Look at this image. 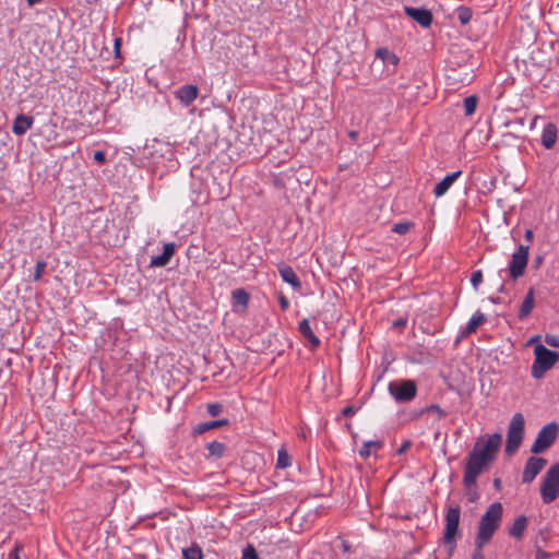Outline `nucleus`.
<instances>
[{
  "label": "nucleus",
  "instance_id": "obj_1",
  "mask_svg": "<svg viewBox=\"0 0 559 559\" xmlns=\"http://www.w3.org/2000/svg\"><path fill=\"white\" fill-rule=\"evenodd\" d=\"M502 441L501 433H492L477 439L468 453L464 467L463 484L469 489L476 486L481 472L495 461Z\"/></svg>",
  "mask_w": 559,
  "mask_h": 559
},
{
  "label": "nucleus",
  "instance_id": "obj_2",
  "mask_svg": "<svg viewBox=\"0 0 559 559\" xmlns=\"http://www.w3.org/2000/svg\"><path fill=\"white\" fill-rule=\"evenodd\" d=\"M503 508L500 502L491 503L486 512L481 515L477 535L475 538V546L483 548L488 544L498 527L500 526L502 519Z\"/></svg>",
  "mask_w": 559,
  "mask_h": 559
},
{
  "label": "nucleus",
  "instance_id": "obj_3",
  "mask_svg": "<svg viewBox=\"0 0 559 559\" xmlns=\"http://www.w3.org/2000/svg\"><path fill=\"white\" fill-rule=\"evenodd\" d=\"M535 359L532 365V377L540 379L559 361V353L548 349L546 346L538 344L534 348Z\"/></svg>",
  "mask_w": 559,
  "mask_h": 559
},
{
  "label": "nucleus",
  "instance_id": "obj_4",
  "mask_svg": "<svg viewBox=\"0 0 559 559\" xmlns=\"http://www.w3.org/2000/svg\"><path fill=\"white\" fill-rule=\"evenodd\" d=\"M524 416L521 413L512 416L507 432L504 449L507 455H513L519 450L524 437Z\"/></svg>",
  "mask_w": 559,
  "mask_h": 559
},
{
  "label": "nucleus",
  "instance_id": "obj_5",
  "mask_svg": "<svg viewBox=\"0 0 559 559\" xmlns=\"http://www.w3.org/2000/svg\"><path fill=\"white\" fill-rule=\"evenodd\" d=\"M543 502L548 504L559 496V462L552 464L546 472L540 485Z\"/></svg>",
  "mask_w": 559,
  "mask_h": 559
},
{
  "label": "nucleus",
  "instance_id": "obj_6",
  "mask_svg": "<svg viewBox=\"0 0 559 559\" xmlns=\"http://www.w3.org/2000/svg\"><path fill=\"white\" fill-rule=\"evenodd\" d=\"M460 514L461 508L457 504L450 506L445 513V527L443 532V543L445 545H450L451 550L453 551L455 547V539L460 535L459 524H460Z\"/></svg>",
  "mask_w": 559,
  "mask_h": 559
},
{
  "label": "nucleus",
  "instance_id": "obj_7",
  "mask_svg": "<svg viewBox=\"0 0 559 559\" xmlns=\"http://www.w3.org/2000/svg\"><path fill=\"white\" fill-rule=\"evenodd\" d=\"M388 390L399 403L411 402L417 394V385L414 380L392 381L389 383Z\"/></svg>",
  "mask_w": 559,
  "mask_h": 559
},
{
  "label": "nucleus",
  "instance_id": "obj_8",
  "mask_svg": "<svg viewBox=\"0 0 559 559\" xmlns=\"http://www.w3.org/2000/svg\"><path fill=\"white\" fill-rule=\"evenodd\" d=\"M559 432V426L556 423L545 425L538 432L534 443L531 447V452L538 454L547 450L556 441Z\"/></svg>",
  "mask_w": 559,
  "mask_h": 559
},
{
  "label": "nucleus",
  "instance_id": "obj_9",
  "mask_svg": "<svg viewBox=\"0 0 559 559\" xmlns=\"http://www.w3.org/2000/svg\"><path fill=\"white\" fill-rule=\"evenodd\" d=\"M528 245H520L518 250L512 254L509 265V275L512 280L516 281L524 275L528 261Z\"/></svg>",
  "mask_w": 559,
  "mask_h": 559
},
{
  "label": "nucleus",
  "instance_id": "obj_10",
  "mask_svg": "<svg viewBox=\"0 0 559 559\" xmlns=\"http://www.w3.org/2000/svg\"><path fill=\"white\" fill-rule=\"evenodd\" d=\"M473 66H465L462 70L450 67L448 69L447 79L451 85H468L474 80Z\"/></svg>",
  "mask_w": 559,
  "mask_h": 559
},
{
  "label": "nucleus",
  "instance_id": "obj_11",
  "mask_svg": "<svg viewBox=\"0 0 559 559\" xmlns=\"http://www.w3.org/2000/svg\"><path fill=\"white\" fill-rule=\"evenodd\" d=\"M547 464V460L537 456H531L527 459L524 471L522 474V483L530 484L532 483L536 476L543 471L545 465Z\"/></svg>",
  "mask_w": 559,
  "mask_h": 559
},
{
  "label": "nucleus",
  "instance_id": "obj_12",
  "mask_svg": "<svg viewBox=\"0 0 559 559\" xmlns=\"http://www.w3.org/2000/svg\"><path fill=\"white\" fill-rule=\"evenodd\" d=\"M404 11L407 16L416 21L423 27H429L432 23V13L427 9L405 7Z\"/></svg>",
  "mask_w": 559,
  "mask_h": 559
},
{
  "label": "nucleus",
  "instance_id": "obj_13",
  "mask_svg": "<svg viewBox=\"0 0 559 559\" xmlns=\"http://www.w3.org/2000/svg\"><path fill=\"white\" fill-rule=\"evenodd\" d=\"M199 95V88L194 84H186L175 91V97L183 105H191Z\"/></svg>",
  "mask_w": 559,
  "mask_h": 559
},
{
  "label": "nucleus",
  "instance_id": "obj_14",
  "mask_svg": "<svg viewBox=\"0 0 559 559\" xmlns=\"http://www.w3.org/2000/svg\"><path fill=\"white\" fill-rule=\"evenodd\" d=\"M176 252V245L174 242L165 243L163 247V252L159 255L152 257L150 266L152 267H163L166 266Z\"/></svg>",
  "mask_w": 559,
  "mask_h": 559
},
{
  "label": "nucleus",
  "instance_id": "obj_15",
  "mask_svg": "<svg viewBox=\"0 0 559 559\" xmlns=\"http://www.w3.org/2000/svg\"><path fill=\"white\" fill-rule=\"evenodd\" d=\"M558 138V128L555 123L548 122L542 133V145L550 150L555 146Z\"/></svg>",
  "mask_w": 559,
  "mask_h": 559
},
{
  "label": "nucleus",
  "instance_id": "obj_16",
  "mask_svg": "<svg viewBox=\"0 0 559 559\" xmlns=\"http://www.w3.org/2000/svg\"><path fill=\"white\" fill-rule=\"evenodd\" d=\"M534 306H535V292H534V288L531 287L527 290V293L521 304V307H520L519 313H518V318L520 320L526 319L532 313Z\"/></svg>",
  "mask_w": 559,
  "mask_h": 559
},
{
  "label": "nucleus",
  "instance_id": "obj_17",
  "mask_svg": "<svg viewBox=\"0 0 559 559\" xmlns=\"http://www.w3.org/2000/svg\"><path fill=\"white\" fill-rule=\"evenodd\" d=\"M34 118L32 116L19 115L13 121L12 131L16 135H23L32 128Z\"/></svg>",
  "mask_w": 559,
  "mask_h": 559
},
{
  "label": "nucleus",
  "instance_id": "obj_18",
  "mask_svg": "<svg viewBox=\"0 0 559 559\" xmlns=\"http://www.w3.org/2000/svg\"><path fill=\"white\" fill-rule=\"evenodd\" d=\"M486 322V317L485 314L480 311V310H477L472 317L471 319L468 320L467 324L465 325V328L463 329V331L461 332V336L462 337H466L473 333L476 332V330L483 324Z\"/></svg>",
  "mask_w": 559,
  "mask_h": 559
},
{
  "label": "nucleus",
  "instance_id": "obj_19",
  "mask_svg": "<svg viewBox=\"0 0 559 559\" xmlns=\"http://www.w3.org/2000/svg\"><path fill=\"white\" fill-rule=\"evenodd\" d=\"M278 272L284 282L292 285L295 290H300L301 283L290 266L282 264L278 266Z\"/></svg>",
  "mask_w": 559,
  "mask_h": 559
},
{
  "label": "nucleus",
  "instance_id": "obj_20",
  "mask_svg": "<svg viewBox=\"0 0 559 559\" xmlns=\"http://www.w3.org/2000/svg\"><path fill=\"white\" fill-rule=\"evenodd\" d=\"M462 175L461 170L454 171L445 176L440 182H438L433 189V193L437 198L442 197L447 193L453 182Z\"/></svg>",
  "mask_w": 559,
  "mask_h": 559
},
{
  "label": "nucleus",
  "instance_id": "obj_21",
  "mask_svg": "<svg viewBox=\"0 0 559 559\" xmlns=\"http://www.w3.org/2000/svg\"><path fill=\"white\" fill-rule=\"evenodd\" d=\"M527 522L525 515L518 516L509 528V535L516 540H522L527 528Z\"/></svg>",
  "mask_w": 559,
  "mask_h": 559
},
{
  "label": "nucleus",
  "instance_id": "obj_22",
  "mask_svg": "<svg viewBox=\"0 0 559 559\" xmlns=\"http://www.w3.org/2000/svg\"><path fill=\"white\" fill-rule=\"evenodd\" d=\"M228 425H229V420L227 418L200 423L193 428V436H199L209 430L217 429V428L228 426Z\"/></svg>",
  "mask_w": 559,
  "mask_h": 559
},
{
  "label": "nucleus",
  "instance_id": "obj_23",
  "mask_svg": "<svg viewBox=\"0 0 559 559\" xmlns=\"http://www.w3.org/2000/svg\"><path fill=\"white\" fill-rule=\"evenodd\" d=\"M202 548L192 543L189 547L182 549V559H203Z\"/></svg>",
  "mask_w": 559,
  "mask_h": 559
},
{
  "label": "nucleus",
  "instance_id": "obj_24",
  "mask_svg": "<svg viewBox=\"0 0 559 559\" xmlns=\"http://www.w3.org/2000/svg\"><path fill=\"white\" fill-rule=\"evenodd\" d=\"M298 331L308 340L311 348L314 347V333L310 328L308 319H304L302 321L299 322Z\"/></svg>",
  "mask_w": 559,
  "mask_h": 559
},
{
  "label": "nucleus",
  "instance_id": "obj_25",
  "mask_svg": "<svg viewBox=\"0 0 559 559\" xmlns=\"http://www.w3.org/2000/svg\"><path fill=\"white\" fill-rule=\"evenodd\" d=\"M210 456L221 459L226 452V445L223 442L212 441L206 445Z\"/></svg>",
  "mask_w": 559,
  "mask_h": 559
},
{
  "label": "nucleus",
  "instance_id": "obj_26",
  "mask_svg": "<svg viewBox=\"0 0 559 559\" xmlns=\"http://www.w3.org/2000/svg\"><path fill=\"white\" fill-rule=\"evenodd\" d=\"M382 442L379 441V440H374V441H366L361 449L359 450V455L364 459H367L370 456L371 452L372 451H377L379 450L380 448H382Z\"/></svg>",
  "mask_w": 559,
  "mask_h": 559
},
{
  "label": "nucleus",
  "instance_id": "obj_27",
  "mask_svg": "<svg viewBox=\"0 0 559 559\" xmlns=\"http://www.w3.org/2000/svg\"><path fill=\"white\" fill-rule=\"evenodd\" d=\"M290 464H292L290 455L284 448H281L277 452L276 468H286V467L290 466Z\"/></svg>",
  "mask_w": 559,
  "mask_h": 559
},
{
  "label": "nucleus",
  "instance_id": "obj_28",
  "mask_svg": "<svg viewBox=\"0 0 559 559\" xmlns=\"http://www.w3.org/2000/svg\"><path fill=\"white\" fill-rule=\"evenodd\" d=\"M477 104L478 97L476 95H471L466 97L463 102L465 116H472L477 108Z\"/></svg>",
  "mask_w": 559,
  "mask_h": 559
},
{
  "label": "nucleus",
  "instance_id": "obj_29",
  "mask_svg": "<svg viewBox=\"0 0 559 559\" xmlns=\"http://www.w3.org/2000/svg\"><path fill=\"white\" fill-rule=\"evenodd\" d=\"M233 299L236 305L246 307L249 301V294L245 289H236L233 292Z\"/></svg>",
  "mask_w": 559,
  "mask_h": 559
},
{
  "label": "nucleus",
  "instance_id": "obj_30",
  "mask_svg": "<svg viewBox=\"0 0 559 559\" xmlns=\"http://www.w3.org/2000/svg\"><path fill=\"white\" fill-rule=\"evenodd\" d=\"M412 227H414V223L412 222H400L392 226V231L399 235H405Z\"/></svg>",
  "mask_w": 559,
  "mask_h": 559
},
{
  "label": "nucleus",
  "instance_id": "obj_31",
  "mask_svg": "<svg viewBox=\"0 0 559 559\" xmlns=\"http://www.w3.org/2000/svg\"><path fill=\"white\" fill-rule=\"evenodd\" d=\"M457 13H459V20H460L461 24L466 25L469 23V21L472 19L471 9H468L466 7H460L457 10Z\"/></svg>",
  "mask_w": 559,
  "mask_h": 559
},
{
  "label": "nucleus",
  "instance_id": "obj_32",
  "mask_svg": "<svg viewBox=\"0 0 559 559\" xmlns=\"http://www.w3.org/2000/svg\"><path fill=\"white\" fill-rule=\"evenodd\" d=\"M46 266H47V263H46L45 260H38L36 262L35 272H34V275H33V280L35 282H37V281H39L41 278L43 273H44Z\"/></svg>",
  "mask_w": 559,
  "mask_h": 559
},
{
  "label": "nucleus",
  "instance_id": "obj_33",
  "mask_svg": "<svg viewBox=\"0 0 559 559\" xmlns=\"http://www.w3.org/2000/svg\"><path fill=\"white\" fill-rule=\"evenodd\" d=\"M241 559H259L257 550L251 544L243 548Z\"/></svg>",
  "mask_w": 559,
  "mask_h": 559
},
{
  "label": "nucleus",
  "instance_id": "obj_34",
  "mask_svg": "<svg viewBox=\"0 0 559 559\" xmlns=\"http://www.w3.org/2000/svg\"><path fill=\"white\" fill-rule=\"evenodd\" d=\"M207 413L210 416L215 417L218 416L223 412V405L219 403H211L207 404Z\"/></svg>",
  "mask_w": 559,
  "mask_h": 559
},
{
  "label": "nucleus",
  "instance_id": "obj_35",
  "mask_svg": "<svg viewBox=\"0 0 559 559\" xmlns=\"http://www.w3.org/2000/svg\"><path fill=\"white\" fill-rule=\"evenodd\" d=\"M483 282V272L480 270L474 271L471 275V283L473 287L477 290L478 286Z\"/></svg>",
  "mask_w": 559,
  "mask_h": 559
},
{
  "label": "nucleus",
  "instance_id": "obj_36",
  "mask_svg": "<svg viewBox=\"0 0 559 559\" xmlns=\"http://www.w3.org/2000/svg\"><path fill=\"white\" fill-rule=\"evenodd\" d=\"M545 343L551 347H559V335L547 334Z\"/></svg>",
  "mask_w": 559,
  "mask_h": 559
},
{
  "label": "nucleus",
  "instance_id": "obj_37",
  "mask_svg": "<svg viewBox=\"0 0 559 559\" xmlns=\"http://www.w3.org/2000/svg\"><path fill=\"white\" fill-rule=\"evenodd\" d=\"M426 412H432L436 413L440 418H443L447 416V413L437 404H432L426 408Z\"/></svg>",
  "mask_w": 559,
  "mask_h": 559
},
{
  "label": "nucleus",
  "instance_id": "obj_38",
  "mask_svg": "<svg viewBox=\"0 0 559 559\" xmlns=\"http://www.w3.org/2000/svg\"><path fill=\"white\" fill-rule=\"evenodd\" d=\"M550 554L536 546L535 559H548Z\"/></svg>",
  "mask_w": 559,
  "mask_h": 559
},
{
  "label": "nucleus",
  "instance_id": "obj_39",
  "mask_svg": "<svg viewBox=\"0 0 559 559\" xmlns=\"http://www.w3.org/2000/svg\"><path fill=\"white\" fill-rule=\"evenodd\" d=\"M93 157H94V160L97 162L100 165L105 164V162H106V155H105V153L103 151H96L94 153Z\"/></svg>",
  "mask_w": 559,
  "mask_h": 559
},
{
  "label": "nucleus",
  "instance_id": "obj_40",
  "mask_svg": "<svg viewBox=\"0 0 559 559\" xmlns=\"http://www.w3.org/2000/svg\"><path fill=\"white\" fill-rule=\"evenodd\" d=\"M278 301H280L281 309L283 311L288 309L289 301H288V299L282 293L278 295Z\"/></svg>",
  "mask_w": 559,
  "mask_h": 559
},
{
  "label": "nucleus",
  "instance_id": "obj_41",
  "mask_svg": "<svg viewBox=\"0 0 559 559\" xmlns=\"http://www.w3.org/2000/svg\"><path fill=\"white\" fill-rule=\"evenodd\" d=\"M389 50L386 48H379L376 51V56L378 58H381L382 60H385V58L389 56Z\"/></svg>",
  "mask_w": 559,
  "mask_h": 559
},
{
  "label": "nucleus",
  "instance_id": "obj_42",
  "mask_svg": "<svg viewBox=\"0 0 559 559\" xmlns=\"http://www.w3.org/2000/svg\"><path fill=\"white\" fill-rule=\"evenodd\" d=\"M472 559H485V556L483 554V548H478V546H475V550L473 552Z\"/></svg>",
  "mask_w": 559,
  "mask_h": 559
},
{
  "label": "nucleus",
  "instance_id": "obj_43",
  "mask_svg": "<svg viewBox=\"0 0 559 559\" xmlns=\"http://www.w3.org/2000/svg\"><path fill=\"white\" fill-rule=\"evenodd\" d=\"M524 238L527 242H532L534 239V233L532 229H526L524 234Z\"/></svg>",
  "mask_w": 559,
  "mask_h": 559
},
{
  "label": "nucleus",
  "instance_id": "obj_44",
  "mask_svg": "<svg viewBox=\"0 0 559 559\" xmlns=\"http://www.w3.org/2000/svg\"><path fill=\"white\" fill-rule=\"evenodd\" d=\"M411 447V441H404L401 445V448L397 450L399 454L404 453L408 448Z\"/></svg>",
  "mask_w": 559,
  "mask_h": 559
},
{
  "label": "nucleus",
  "instance_id": "obj_45",
  "mask_svg": "<svg viewBox=\"0 0 559 559\" xmlns=\"http://www.w3.org/2000/svg\"><path fill=\"white\" fill-rule=\"evenodd\" d=\"M478 498V495L476 491H472L471 488L468 489V492H467V499L469 502H474L476 499Z\"/></svg>",
  "mask_w": 559,
  "mask_h": 559
},
{
  "label": "nucleus",
  "instance_id": "obj_46",
  "mask_svg": "<svg viewBox=\"0 0 559 559\" xmlns=\"http://www.w3.org/2000/svg\"><path fill=\"white\" fill-rule=\"evenodd\" d=\"M343 415L348 417V416H352L354 413H355V409L353 406H346L344 409H343Z\"/></svg>",
  "mask_w": 559,
  "mask_h": 559
},
{
  "label": "nucleus",
  "instance_id": "obj_47",
  "mask_svg": "<svg viewBox=\"0 0 559 559\" xmlns=\"http://www.w3.org/2000/svg\"><path fill=\"white\" fill-rule=\"evenodd\" d=\"M348 136L350 138V140H352V141H357V139H358V132H357V131H355V130H350V131L348 132Z\"/></svg>",
  "mask_w": 559,
  "mask_h": 559
},
{
  "label": "nucleus",
  "instance_id": "obj_48",
  "mask_svg": "<svg viewBox=\"0 0 559 559\" xmlns=\"http://www.w3.org/2000/svg\"><path fill=\"white\" fill-rule=\"evenodd\" d=\"M120 43H121V39H120V38H116V39H115V50H116V55H117V56H119Z\"/></svg>",
  "mask_w": 559,
  "mask_h": 559
},
{
  "label": "nucleus",
  "instance_id": "obj_49",
  "mask_svg": "<svg viewBox=\"0 0 559 559\" xmlns=\"http://www.w3.org/2000/svg\"><path fill=\"white\" fill-rule=\"evenodd\" d=\"M544 261V258L542 255H537L534 260L535 266L538 267Z\"/></svg>",
  "mask_w": 559,
  "mask_h": 559
},
{
  "label": "nucleus",
  "instance_id": "obj_50",
  "mask_svg": "<svg viewBox=\"0 0 559 559\" xmlns=\"http://www.w3.org/2000/svg\"><path fill=\"white\" fill-rule=\"evenodd\" d=\"M41 1H43V0H26L27 4H28L29 7H33V5H35V4H37V3H40Z\"/></svg>",
  "mask_w": 559,
  "mask_h": 559
},
{
  "label": "nucleus",
  "instance_id": "obj_51",
  "mask_svg": "<svg viewBox=\"0 0 559 559\" xmlns=\"http://www.w3.org/2000/svg\"><path fill=\"white\" fill-rule=\"evenodd\" d=\"M394 325L395 326H405L406 325V321L405 320H397L394 322Z\"/></svg>",
  "mask_w": 559,
  "mask_h": 559
},
{
  "label": "nucleus",
  "instance_id": "obj_52",
  "mask_svg": "<svg viewBox=\"0 0 559 559\" xmlns=\"http://www.w3.org/2000/svg\"><path fill=\"white\" fill-rule=\"evenodd\" d=\"M493 486H495V488L500 489V487H501V480H500L499 478H496V479L493 480Z\"/></svg>",
  "mask_w": 559,
  "mask_h": 559
},
{
  "label": "nucleus",
  "instance_id": "obj_53",
  "mask_svg": "<svg viewBox=\"0 0 559 559\" xmlns=\"http://www.w3.org/2000/svg\"><path fill=\"white\" fill-rule=\"evenodd\" d=\"M342 545H343L344 551H347L349 549V545L347 542H343Z\"/></svg>",
  "mask_w": 559,
  "mask_h": 559
},
{
  "label": "nucleus",
  "instance_id": "obj_54",
  "mask_svg": "<svg viewBox=\"0 0 559 559\" xmlns=\"http://www.w3.org/2000/svg\"><path fill=\"white\" fill-rule=\"evenodd\" d=\"M299 437L302 438V439H306L307 436H306V432L302 430L300 433H299Z\"/></svg>",
  "mask_w": 559,
  "mask_h": 559
},
{
  "label": "nucleus",
  "instance_id": "obj_55",
  "mask_svg": "<svg viewBox=\"0 0 559 559\" xmlns=\"http://www.w3.org/2000/svg\"><path fill=\"white\" fill-rule=\"evenodd\" d=\"M537 119H538V116H535V118H534V120H533V122H532V126H531V128H534V126H535V122H536V120H537Z\"/></svg>",
  "mask_w": 559,
  "mask_h": 559
},
{
  "label": "nucleus",
  "instance_id": "obj_56",
  "mask_svg": "<svg viewBox=\"0 0 559 559\" xmlns=\"http://www.w3.org/2000/svg\"><path fill=\"white\" fill-rule=\"evenodd\" d=\"M539 534H540L543 540H546V536H544V534L542 532Z\"/></svg>",
  "mask_w": 559,
  "mask_h": 559
},
{
  "label": "nucleus",
  "instance_id": "obj_57",
  "mask_svg": "<svg viewBox=\"0 0 559 559\" xmlns=\"http://www.w3.org/2000/svg\"><path fill=\"white\" fill-rule=\"evenodd\" d=\"M14 559H19L17 557H15Z\"/></svg>",
  "mask_w": 559,
  "mask_h": 559
}]
</instances>
